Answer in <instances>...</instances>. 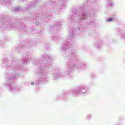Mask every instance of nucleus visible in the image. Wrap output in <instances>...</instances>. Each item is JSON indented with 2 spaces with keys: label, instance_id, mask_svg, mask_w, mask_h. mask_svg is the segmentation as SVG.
<instances>
[{
  "label": "nucleus",
  "instance_id": "obj_1",
  "mask_svg": "<svg viewBox=\"0 0 125 125\" xmlns=\"http://www.w3.org/2000/svg\"><path fill=\"white\" fill-rule=\"evenodd\" d=\"M112 20H113V18H109L106 20V21L107 22H111V21H112Z\"/></svg>",
  "mask_w": 125,
  "mask_h": 125
}]
</instances>
